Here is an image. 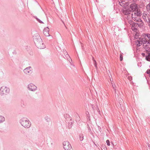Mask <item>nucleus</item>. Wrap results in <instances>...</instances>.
Listing matches in <instances>:
<instances>
[{"instance_id":"1","label":"nucleus","mask_w":150,"mask_h":150,"mask_svg":"<svg viewBox=\"0 0 150 150\" xmlns=\"http://www.w3.org/2000/svg\"><path fill=\"white\" fill-rule=\"evenodd\" d=\"M121 2L120 4L122 6H123V13L125 15L128 14L130 12H131V10L129 8V6H128V3H123Z\"/></svg>"},{"instance_id":"2","label":"nucleus","mask_w":150,"mask_h":150,"mask_svg":"<svg viewBox=\"0 0 150 150\" xmlns=\"http://www.w3.org/2000/svg\"><path fill=\"white\" fill-rule=\"evenodd\" d=\"M22 125L25 127L29 128L30 125V122L27 119L25 118L23 119L21 122Z\"/></svg>"},{"instance_id":"3","label":"nucleus","mask_w":150,"mask_h":150,"mask_svg":"<svg viewBox=\"0 0 150 150\" xmlns=\"http://www.w3.org/2000/svg\"><path fill=\"white\" fill-rule=\"evenodd\" d=\"M139 21L140 22V23L139 24L140 25H142V22L141 21V20L139 19L138 20H136V21ZM139 23H134L132 24V29L135 31H136L137 29V28L138 27V26H139Z\"/></svg>"},{"instance_id":"4","label":"nucleus","mask_w":150,"mask_h":150,"mask_svg":"<svg viewBox=\"0 0 150 150\" xmlns=\"http://www.w3.org/2000/svg\"><path fill=\"white\" fill-rule=\"evenodd\" d=\"M64 148L65 150H70L71 149V147L69 143L67 141H65L63 142Z\"/></svg>"},{"instance_id":"5","label":"nucleus","mask_w":150,"mask_h":150,"mask_svg":"<svg viewBox=\"0 0 150 150\" xmlns=\"http://www.w3.org/2000/svg\"><path fill=\"white\" fill-rule=\"evenodd\" d=\"M129 8L131 10V11H134L137 8V5L135 3L131 4L130 5Z\"/></svg>"},{"instance_id":"6","label":"nucleus","mask_w":150,"mask_h":150,"mask_svg":"<svg viewBox=\"0 0 150 150\" xmlns=\"http://www.w3.org/2000/svg\"><path fill=\"white\" fill-rule=\"evenodd\" d=\"M140 41L142 43L144 44L146 43L147 42L149 45H150V39L148 40L147 38H146V36H145L144 38L143 39L142 38H140Z\"/></svg>"},{"instance_id":"7","label":"nucleus","mask_w":150,"mask_h":150,"mask_svg":"<svg viewBox=\"0 0 150 150\" xmlns=\"http://www.w3.org/2000/svg\"><path fill=\"white\" fill-rule=\"evenodd\" d=\"M49 28L48 27H46L44 28L43 31V33L44 35L45 36H50L49 34Z\"/></svg>"},{"instance_id":"8","label":"nucleus","mask_w":150,"mask_h":150,"mask_svg":"<svg viewBox=\"0 0 150 150\" xmlns=\"http://www.w3.org/2000/svg\"><path fill=\"white\" fill-rule=\"evenodd\" d=\"M134 15L137 16H140L142 15V13L140 11V10L138 8H137L136 10L133 11Z\"/></svg>"},{"instance_id":"9","label":"nucleus","mask_w":150,"mask_h":150,"mask_svg":"<svg viewBox=\"0 0 150 150\" xmlns=\"http://www.w3.org/2000/svg\"><path fill=\"white\" fill-rule=\"evenodd\" d=\"M7 88L4 87H2L0 89V93L1 94H5L7 93Z\"/></svg>"},{"instance_id":"10","label":"nucleus","mask_w":150,"mask_h":150,"mask_svg":"<svg viewBox=\"0 0 150 150\" xmlns=\"http://www.w3.org/2000/svg\"><path fill=\"white\" fill-rule=\"evenodd\" d=\"M31 68L30 67H29L25 69L24 70V73L26 74L31 73L32 72V71L30 69Z\"/></svg>"},{"instance_id":"11","label":"nucleus","mask_w":150,"mask_h":150,"mask_svg":"<svg viewBox=\"0 0 150 150\" xmlns=\"http://www.w3.org/2000/svg\"><path fill=\"white\" fill-rule=\"evenodd\" d=\"M28 87L32 91L35 90L36 88V86L32 84H30L29 85Z\"/></svg>"},{"instance_id":"12","label":"nucleus","mask_w":150,"mask_h":150,"mask_svg":"<svg viewBox=\"0 0 150 150\" xmlns=\"http://www.w3.org/2000/svg\"><path fill=\"white\" fill-rule=\"evenodd\" d=\"M37 46L40 49H43L45 48V45L42 42L37 44Z\"/></svg>"},{"instance_id":"13","label":"nucleus","mask_w":150,"mask_h":150,"mask_svg":"<svg viewBox=\"0 0 150 150\" xmlns=\"http://www.w3.org/2000/svg\"><path fill=\"white\" fill-rule=\"evenodd\" d=\"M144 48L146 50V51H150V45H149L148 43L145 45H144Z\"/></svg>"},{"instance_id":"14","label":"nucleus","mask_w":150,"mask_h":150,"mask_svg":"<svg viewBox=\"0 0 150 150\" xmlns=\"http://www.w3.org/2000/svg\"><path fill=\"white\" fill-rule=\"evenodd\" d=\"M149 14H144L143 16V18L146 21H147V19H148L149 20H150V18H149Z\"/></svg>"},{"instance_id":"15","label":"nucleus","mask_w":150,"mask_h":150,"mask_svg":"<svg viewBox=\"0 0 150 150\" xmlns=\"http://www.w3.org/2000/svg\"><path fill=\"white\" fill-rule=\"evenodd\" d=\"M146 59L149 61H150V53L148 54V55L146 56Z\"/></svg>"},{"instance_id":"16","label":"nucleus","mask_w":150,"mask_h":150,"mask_svg":"<svg viewBox=\"0 0 150 150\" xmlns=\"http://www.w3.org/2000/svg\"><path fill=\"white\" fill-rule=\"evenodd\" d=\"M147 10L149 12H150V2L146 6Z\"/></svg>"},{"instance_id":"17","label":"nucleus","mask_w":150,"mask_h":150,"mask_svg":"<svg viewBox=\"0 0 150 150\" xmlns=\"http://www.w3.org/2000/svg\"><path fill=\"white\" fill-rule=\"evenodd\" d=\"M4 120V118L3 117L0 116V122H1L3 121Z\"/></svg>"},{"instance_id":"18","label":"nucleus","mask_w":150,"mask_h":150,"mask_svg":"<svg viewBox=\"0 0 150 150\" xmlns=\"http://www.w3.org/2000/svg\"><path fill=\"white\" fill-rule=\"evenodd\" d=\"M145 36L147 38L149 39H150V35L149 34L145 35Z\"/></svg>"},{"instance_id":"19","label":"nucleus","mask_w":150,"mask_h":150,"mask_svg":"<svg viewBox=\"0 0 150 150\" xmlns=\"http://www.w3.org/2000/svg\"><path fill=\"white\" fill-rule=\"evenodd\" d=\"M123 56L121 54L120 55V61H122L123 60Z\"/></svg>"},{"instance_id":"20","label":"nucleus","mask_w":150,"mask_h":150,"mask_svg":"<svg viewBox=\"0 0 150 150\" xmlns=\"http://www.w3.org/2000/svg\"><path fill=\"white\" fill-rule=\"evenodd\" d=\"M106 142L107 143V145L108 146H110V142L108 140H107L106 141Z\"/></svg>"},{"instance_id":"21","label":"nucleus","mask_w":150,"mask_h":150,"mask_svg":"<svg viewBox=\"0 0 150 150\" xmlns=\"http://www.w3.org/2000/svg\"><path fill=\"white\" fill-rule=\"evenodd\" d=\"M93 61H94V65H95V66L96 67H97V63H96V61L95 60H93Z\"/></svg>"},{"instance_id":"22","label":"nucleus","mask_w":150,"mask_h":150,"mask_svg":"<svg viewBox=\"0 0 150 150\" xmlns=\"http://www.w3.org/2000/svg\"><path fill=\"white\" fill-rule=\"evenodd\" d=\"M134 15H133V13H132V18L134 20V19L133 18H134V20L135 21L136 20V19H135V17H134Z\"/></svg>"},{"instance_id":"23","label":"nucleus","mask_w":150,"mask_h":150,"mask_svg":"<svg viewBox=\"0 0 150 150\" xmlns=\"http://www.w3.org/2000/svg\"><path fill=\"white\" fill-rule=\"evenodd\" d=\"M37 37L38 39H40V36L38 34L37 35Z\"/></svg>"},{"instance_id":"24","label":"nucleus","mask_w":150,"mask_h":150,"mask_svg":"<svg viewBox=\"0 0 150 150\" xmlns=\"http://www.w3.org/2000/svg\"><path fill=\"white\" fill-rule=\"evenodd\" d=\"M147 145H148V146H149V145H149V143L147 144Z\"/></svg>"},{"instance_id":"25","label":"nucleus","mask_w":150,"mask_h":150,"mask_svg":"<svg viewBox=\"0 0 150 150\" xmlns=\"http://www.w3.org/2000/svg\"><path fill=\"white\" fill-rule=\"evenodd\" d=\"M34 38L35 39V37H34Z\"/></svg>"}]
</instances>
